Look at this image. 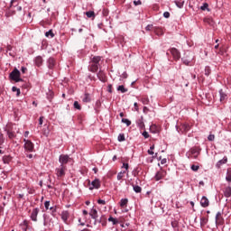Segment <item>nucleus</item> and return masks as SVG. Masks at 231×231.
Listing matches in <instances>:
<instances>
[{"mask_svg": "<svg viewBox=\"0 0 231 231\" xmlns=\"http://www.w3.org/2000/svg\"><path fill=\"white\" fill-rule=\"evenodd\" d=\"M59 162L60 163V166L58 169L59 174H64L66 172V164L74 162L73 159H71L68 154L60 155Z\"/></svg>", "mask_w": 231, "mask_h": 231, "instance_id": "obj_1", "label": "nucleus"}, {"mask_svg": "<svg viewBox=\"0 0 231 231\" xmlns=\"http://www.w3.org/2000/svg\"><path fill=\"white\" fill-rule=\"evenodd\" d=\"M100 60H102V58H100V56H96L92 59V60L90 61V65L88 66V70L91 71V73H97L98 71Z\"/></svg>", "mask_w": 231, "mask_h": 231, "instance_id": "obj_2", "label": "nucleus"}, {"mask_svg": "<svg viewBox=\"0 0 231 231\" xmlns=\"http://www.w3.org/2000/svg\"><path fill=\"white\" fill-rule=\"evenodd\" d=\"M9 79H11V80H14V82H23V79H21V71L17 69H14L10 73Z\"/></svg>", "mask_w": 231, "mask_h": 231, "instance_id": "obj_3", "label": "nucleus"}, {"mask_svg": "<svg viewBox=\"0 0 231 231\" xmlns=\"http://www.w3.org/2000/svg\"><path fill=\"white\" fill-rule=\"evenodd\" d=\"M183 64L186 66H193L194 65V55L189 53L185 54V56L182 58Z\"/></svg>", "mask_w": 231, "mask_h": 231, "instance_id": "obj_4", "label": "nucleus"}, {"mask_svg": "<svg viewBox=\"0 0 231 231\" xmlns=\"http://www.w3.org/2000/svg\"><path fill=\"white\" fill-rule=\"evenodd\" d=\"M88 214L90 217L94 219L95 225H97V223H102V218L98 220V211L97 210V208H92Z\"/></svg>", "mask_w": 231, "mask_h": 231, "instance_id": "obj_5", "label": "nucleus"}, {"mask_svg": "<svg viewBox=\"0 0 231 231\" xmlns=\"http://www.w3.org/2000/svg\"><path fill=\"white\" fill-rule=\"evenodd\" d=\"M23 142L25 151H28L29 152H33V143L27 139H23Z\"/></svg>", "mask_w": 231, "mask_h": 231, "instance_id": "obj_6", "label": "nucleus"}, {"mask_svg": "<svg viewBox=\"0 0 231 231\" xmlns=\"http://www.w3.org/2000/svg\"><path fill=\"white\" fill-rule=\"evenodd\" d=\"M174 60H180L181 54L180 53V51H178V49L176 48H171L170 50Z\"/></svg>", "mask_w": 231, "mask_h": 231, "instance_id": "obj_7", "label": "nucleus"}, {"mask_svg": "<svg viewBox=\"0 0 231 231\" xmlns=\"http://www.w3.org/2000/svg\"><path fill=\"white\" fill-rule=\"evenodd\" d=\"M61 219L65 225H69L68 220L69 219V211L68 210H63L60 214Z\"/></svg>", "mask_w": 231, "mask_h": 231, "instance_id": "obj_8", "label": "nucleus"}, {"mask_svg": "<svg viewBox=\"0 0 231 231\" xmlns=\"http://www.w3.org/2000/svg\"><path fill=\"white\" fill-rule=\"evenodd\" d=\"M40 210L39 208H35L31 213V219L32 221H34V223H37V217L39 216Z\"/></svg>", "mask_w": 231, "mask_h": 231, "instance_id": "obj_9", "label": "nucleus"}, {"mask_svg": "<svg viewBox=\"0 0 231 231\" xmlns=\"http://www.w3.org/2000/svg\"><path fill=\"white\" fill-rule=\"evenodd\" d=\"M189 152L194 155V158H198L199 152H201V148L199 146H194L190 149Z\"/></svg>", "mask_w": 231, "mask_h": 231, "instance_id": "obj_10", "label": "nucleus"}, {"mask_svg": "<svg viewBox=\"0 0 231 231\" xmlns=\"http://www.w3.org/2000/svg\"><path fill=\"white\" fill-rule=\"evenodd\" d=\"M200 205L203 207V208H207V207L210 205V201L207 197L203 196L200 199Z\"/></svg>", "mask_w": 231, "mask_h": 231, "instance_id": "obj_11", "label": "nucleus"}, {"mask_svg": "<svg viewBox=\"0 0 231 231\" xmlns=\"http://www.w3.org/2000/svg\"><path fill=\"white\" fill-rule=\"evenodd\" d=\"M97 79H99V80L101 82H107V76H106V73H104V71L100 70L98 73H97Z\"/></svg>", "mask_w": 231, "mask_h": 231, "instance_id": "obj_12", "label": "nucleus"}, {"mask_svg": "<svg viewBox=\"0 0 231 231\" xmlns=\"http://www.w3.org/2000/svg\"><path fill=\"white\" fill-rule=\"evenodd\" d=\"M226 51H228V47L222 45L219 48V51H217V55H221L222 57H225V54L226 53Z\"/></svg>", "mask_w": 231, "mask_h": 231, "instance_id": "obj_13", "label": "nucleus"}, {"mask_svg": "<svg viewBox=\"0 0 231 231\" xmlns=\"http://www.w3.org/2000/svg\"><path fill=\"white\" fill-rule=\"evenodd\" d=\"M90 190H93V189H100V180L98 179L94 180L91 182Z\"/></svg>", "mask_w": 231, "mask_h": 231, "instance_id": "obj_14", "label": "nucleus"}, {"mask_svg": "<svg viewBox=\"0 0 231 231\" xmlns=\"http://www.w3.org/2000/svg\"><path fill=\"white\" fill-rule=\"evenodd\" d=\"M55 59L53 58H49V60H47V66L49 68V69H53V68H55Z\"/></svg>", "mask_w": 231, "mask_h": 231, "instance_id": "obj_15", "label": "nucleus"}, {"mask_svg": "<svg viewBox=\"0 0 231 231\" xmlns=\"http://www.w3.org/2000/svg\"><path fill=\"white\" fill-rule=\"evenodd\" d=\"M216 223L217 225H223V217H221V212H217L216 215Z\"/></svg>", "mask_w": 231, "mask_h": 231, "instance_id": "obj_16", "label": "nucleus"}, {"mask_svg": "<svg viewBox=\"0 0 231 231\" xmlns=\"http://www.w3.org/2000/svg\"><path fill=\"white\" fill-rule=\"evenodd\" d=\"M226 162H228V158H226V157H224L222 160H220V161H218V162H217L216 167H217V169H221V165H225V163H226Z\"/></svg>", "mask_w": 231, "mask_h": 231, "instance_id": "obj_17", "label": "nucleus"}, {"mask_svg": "<svg viewBox=\"0 0 231 231\" xmlns=\"http://www.w3.org/2000/svg\"><path fill=\"white\" fill-rule=\"evenodd\" d=\"M225 198H231V187L227 186L223 190Z\"/></svg>", "mask_w": 231, "mask_h": 231, "instance_id": "obj_18", "label": "nucleus"}, {"mask_svg": "<svg viewBox=\"0 0 231 231\" xmlns=\"http://www.w3.org/2000/svg\"><path fill=\"white\" fill-rule=\"evenodd\" d=\"M192 128V125L187 124V123H184L182 124L181 125V129L184 133H189V130Z\"/></svg>", "mask_w": 231, "mask_h": 231, "instance_id": "obj_19", "label": "nucleus"}, {"mask_svg": "<svg viewBox=\"0 0 231 231\" xmlns=\"http://www.w3.org/2000/svg\"><path fill=\"white\" fill-rule=\"evenodd\" d=\"M219 95H220V102H225V100L228 98V96L225 92H223V89L219 90Z\"/></svg>", "mask_w": 231, "mask_h": 231, "instance_id": "obj_20", "label": "nucleus"}, {"mask_svg": "<svg viewBox=\"0 0 231 231\" xmlns=\"http://www.w3.org/2000/svg\"><path fill=\"white\" fill-rule=\"evenodd\" d=\"M82 101L85 104H88V103L91 102V96L89 95V93H85L84 94V97H83Z\"/></svg>", "mask_w": 231, "mask_h": 231, "instance_id": "obj_21", "label": "nucleus"}, {"mask_svg": "<svg viewBox=\"0 0 231 231\" xmlns=\"http://www.w3.org/2000/svg\"><path fill=\"white\" fill-rule=\"evenodd\" d=\"M127 203H129V199H121V200H120V207H121V208H125V207H127Z\"/></svg>", "mask_w": 231, "mask_h": 231, "instance_id": "obj_22", "label": "nucleus"}, {"mask_svg": "<svg viewBox=\"0 0 231 231\" xmlns=\"http://www.w3.org/2000/svg\"><path fill=\"white\" fill-rule=\"evenodd\" d=\"M42 62H43L42 57L37 56L36 59H35V64H36V66H38V68L41 67V66H42Z\"/></svg>", "mask_w": 231, "mask_h": 231, "instance_id": "obj_23", "label": "nucleus"}, {"mask_svg": "<svg viewBox=\"0 0 231 231\" xmlns=\"http://www.w3.org/2000/svg\"><path fill=\"white\" fill-rule=\"evenodd\" d=\"M153 31L158 36L163 35V29L160 27H154Z\"/></svg>", "mask_w": 231, "mask_h": 231, "instance_id": "obj_24", "label": "nucleus"}, {"mask_svg": "<svg viewBox=\"0 0 231 231\" xmlns=\"http://www.w3.org/2000/svg\"><path fill=\"white\" fill-rule=\"evenodd\" d=\"M208 223V217H200V226H205Z\"/></svg>", "mask_w": 231, "mask_h": 231, "instance_id": "obj_25", "label": "nucleus"}, {"mask_svg": "<svg viewBox=\"0 0 231 231\" xmlns=\"http://www.w3.org/2000/svg\"><path fill=\"white\" fill-rule=\"evenodd\" d=\"M3 162H4V163H10V162H12V156L5 155L3 157Z\"/></svg>", "mask_w": 231, "mask_h": 231, "instance_id": "obj_26", "label": "nucleus"}, {"mask_svg": "<svg viewBox=\"0 0 231 231\" xmlns=\"http://www.w3.org/2000/svg\"><path fill=\"white\" fill-rule=\"evenodd\" d=\"M132 186L136 194H140V192H142V187L134 184H132Z\"/></svg>", "mask_w": 231, "mask_h": 231, "instance_id": "obj_27", "label": "nucleus"}, {"mask_svg": "<svg viewBox=\"0 0 231 231\" xmlns=\"http://www.w3.org/2000/svg\"><path fill=\"white\" fill-rule=\"evenodd\" d=\"M117 91H120L121 93H127V88L124 85H120L117 87Z\"/></svg>", "mask_w": 231, "mask_h": 231, "instance_id": "obj_28", "label": "nucleus"}, {"mask_svg": "<svg viewBox=\"0 0 231 231\" xmlns=\"http://www.w3.org/2000/svg\"><path fill=\"white\" fill-rule=\"evenodd\" d=\"M12 91L14 93H16V97H20L21 96V89H19L17 87H13L12 88Z\"/></svg>", "mask_w": 231, "mask_h": 231, "instance_id": "obj_29", "label": "nucleus"}, {"mask_svg": "<svg viewBox=\"0 0 231 231\" xmlns=\"http://www.w3.org/2000/svg\"><path fill=\"white\" fill-rule=\"evenodd\" d=\"M137 125L140 129H144L145 128V124H143V121L142 119H139L137 121Z\"/></svg>", "mask_w": 231, "mask_h": 231, "instance_id": "obj_30", "label": "nucleus"}, {"mask_svg": "<svg viewBox=\"0 0 231 231\" xmlns=\"http://www.w3.org/2000/svg\"><path fill=\"white\" fill-rule=\"evenodd\" d=\"M45 37H51V39H53V37H55V33H53L52 30H50L49 32H45Z\"/></svg>", "mask_w": 231, "mask_h": 231, "instance_id": "obj_31", "label": "nucleus"}, {"mask_svg": "<svg viewBox=\"0 0 231 231\" xmlns=\"http://www.w3.org/2000/svg\"><path fill=\"white\" fill-rule=\"evenodd\" d=\"M122 169H125V171H123V174H125L127 171H129V163H123Z\"/></svg>", "mask_w": 231, "mask_h": 231, "instance_id": "obj_32", "label": "nucleus"}, {"mask_svg": "<svg viewBox=\"0 0 231 231\" xmlns=\"http://www.w3.org/2000/svg\"><path fill=\"white\" fill-rule=\"evenodd\" d=\"M108 221L113 223V225H118V219H116V218L113 217H109Z\"/></svg>", "mask_w": 231, "mask_h": 231, "instance_id": "obj_33", "label": "nucleus"}, {"mask_svg": "<svg viewBox=\"0 0 231 231\" xmlns=\"http://www.w3.org/2000/svg\"><path fill=\"white\" fill-rule=\"evenodd\" d=\"M86 15L87 17H88V19H91V17H95V12L93 11L86 12Z\"/></svg>", "mask_w": 231, "mask_h": 231, "instance_id": "obj_34", "label": "nucleus"}, {"mask_svg": "<svg viewBox=\"0 0 231 231\" xmlns=\"http://www.w3.org/2000/svg\"><path fill=\"white\" fill-rule=\"evenodd\" d=\"M118 142H125V135L124 134H120L117 137Z\"/></svg>", "mask_w": 231, "mask_h": 231, "instance_id": "obj_35", "label": "nucleus"}, {"mask_svg": "<svg viewBox=\"0 0 231 231\" xmlns=\"http://www.w3.org/2000/svg\"><path fill=\"white\" fill-rule=\"evenodd\" d=\"M122 123L125 124L127 125V127H129V125H131V120L126 119V118H123Z\"/></svg>", "mask_w": 231, "mask_h": 231, "instance_id": "obj_36", "label": "nucleus"}, {"mask_svg": "<svg viewBox=\"0 0 231 231\" xmlns=\"http://www.w3.org/2000/svg\"><path fill=\"white\" fill-rule=\"evenodd\" d=\"M74 108L78 109L79 111H80V109H82V106H80V104H79V101L74 102Z\"/></svg>", "mask_w": 231, "mask_h": 231, "instance_id": "obj_37", "label": "nucleus"}, {"mask_svg": "<svg viewBox=\"0 0 231 231\" xmlns=\"http://www.w3.org/2000/svg\"><path fill=\"white\" fill-rule=\"evenodd\" d=\"M8 137L12 140L15 138V133L7 131Z\"/></svg>", "mask_w": 231, "mask_h": 231, "instance_id": "obj_38", "label": "nucleus"}, {"mask_svg": "<svg viewBox=\"0 0 231 231\" xmlns=\"http://www.w3.org/2000/svg\"><path fill=\"white\" fill-rule=\"evenodd\" d=\"M210 73H211L210 67H206L205 68V75L207 77H208V75H210Z\"/></svg>", "mask_w": 231, "mask_h": 231, "instance_id": "obj_39", "label": "nucleus"}, {"mask_svg": "<svg viewBox=\"0 0 231 231\" xmlns=\"http://www.w3.org/2000/svg\"><path fill=\"white\" fill-rule=\"evenodd\" d=\"M216 139V135L210 134L208 136V140L209 142H214V140Z\"/></svg>", "mask_w": 231, "mask_h": 231, "instance_id": "obj_40", "label": "nucleus"}, {"mask_svg": "<svg viewBox=\"0 0 231 231\" xmlns=\"http://www.w3.org/2000/svg\"><path fill=\"white\" fill-rule=\"evenodd\" d=\"M175 4H176V6H178V8H183L184 2L175 1Z\"/></svg>", "mask_w": 231, "mask_h": 231, "instance_id": "obj_41", "label": "nucleus"}, {"mask_svg": "<svg viewBox=\"0 0 231 231\" xmlns=\"http://www.w3.org/2000/svg\"><path fill=\"white\" fill-rule=\"evenodd\" d=\"M162 178H163V175H162V174H156L154 176V179L156 181H160V180H162Z\"/></svg>", "mask_w": 231, "mask_h": 231, "instance_id": "obj_42", "label": "nucleus"}, {"mask_svg": "<svg viewBox=\"0 0 231 231\" xmlns=\"http://www.w3.org/2000/svg\"><path fill=\"white\" fill-rule=\"evenodd\" d=\"M151 133H156V125H152L150 126Z\"/></svg>", "mask_w": 231, "mask_h": 231, "instance_id": "obj_43", "label": "nucleus"}, {"mask_svg": "<svg viewBox=\"0 0 231 231\" xmlns=\"http://www.w3.org/2000/svg\"><path fill=\"white\" fill-rule=\"evenodd\" d=\"M44 207H45V209L46 210H49L50 209V200H46L44 202Z\"/></svg>", "mask_w": 231, "mask_h": 231, "instance_id": "obj_44", "label": "nucleus"}, {"mask_svg": "<svg viewBox=\"0 0 231 231\" xmlns=\"http://www.w3.org/2000/svg\"><path fill=\"white\" fill-rule=\"evenodd\" d=\"M153 26L152 24H148L146 27H145V31L146 32H151V30H152Z\"/></svg>", "mask_w": 231, "mask_h": 231, "instance_id": "obj_45", "label": "nucleus"}, {"mask_svg": "<svg viewBox=\"0 0 231 231\" xmlns=\"http://www.w3.org/2000/svg\"><path fill=\"white\" fill-rule=\"evenodd\" d=\"M191 170H193L194 172H196L197 171L199 170V165H192V166H191Z\"/></svg>", "mask_w": 231, "mask_h": 231, "instance_id": "obj_46", "label": "nucleus"}, {"mask_svg": "<svg viewBox=\"0 0 231 231\" xmlns=\"http://www.w3.org/2000/svg\"><path fill=\"white\" fill-rule=\"evenodd\" d=\"M163 17H165V19H169V17H171V13H169V12H164V13H163Z\"/></svg>", "mask_w": 231, "mask_h": 231, "instance_id": "obj_47", "label": "nucleus"}, {"mask_svg": "<svg viewBox=\"0 0 231 231\" xmlns=\"http://www.w3.org/2000/svg\"><path fill=\"white\" fill-rule=\"evenodd\" d=\"M134 6H140V5H142V1L141 0H135V1H134Z\"/></svg>", "mask_w": 231, "mask_h": 231, "instance_id": "obj_48", "label": "nucleus"}, {"mask_svg": "<svg viewBox=\"0 0 231 231\" xmlns=\"http://www.w3.org/2000/svg\"><path fill=\"white\" fill-rule=\"evenodd\" d=\"M79 223L80 226H86V222L82 221V218H79Z\"/></svg>", "mask_w": 231, "mask_h": 231, "instance_id": "obj_49", "label": "nucleus"}, {"mask_svg": "<svg viewBox=\"0 0 231 231\" xmlns=\"http://www.w3.org/2000/svg\"><path fill=\"white\" fill-rule=\"evenodd\" d=\"M143 138H145V139L149 138V133H147V131H144V132L143 133Z\"/></svg>", "mask_w": 231, "mask_h": 231, "instance_id": "obj_50", "label": "nucleus"}, {"mask_svg": "<svg viewBox=\"0 0 231 231\" xmlns=\"http://www.w3.org/2000/svg\"><path fill=\"white\" fill-rule=\"evenodd\" d=\"M98 205H106V200L104 199H98L97 200Z\"/></svg>", "mask_w": 231, "mask_h": 231, "instance_id": "obj_51", "label": "nucleus"}, {"mask_svg": "<svg viewBox=\"0 0 231 231\" xmlns=\"http://www.w3.org/2000/svg\"><path fill=\"white\" fill-rule=\"evenodd\" d=\"M44 122V117L43 116H41L39 118V125H42V123Z\"/></svg>", "mask_w": 231, "mask_h": 231, "instance_id": "obj_52", "label": "nucleus"}, {"mask_svg": "<svg viewBox=\"0 0 231 231\" xmlns=\"http://www.w3.org/2000/svg\"><path fill=\"white\" fill-rule=\"evenodd\" d=\"M107 88H108V93H113V85L109 84Z\"/></svg>", "mask_w": 231, "mask_h": 231, "instance_id": "obj_53", "label": "nucleus"}, {"mask_svg": "<svg viewBox=\"0 0 231 231\" xmlns=\"http://www.w3.org/2000/svg\"><path fill=\"white\" fill-rule=\"evenodd\" d=\"M206 8H208V4L205 3L203 5L200 7V9L205 10Z\"/></svg>", "mask_w": 231, "mask_h": 231, "instance_id": "obj_54", "label": "nucleus"}, {"mask_svg": "<svg viewBox=\"0 0 231 231\" xmlns=\"http://www.w3.org/2000/svg\"><path fill=\"white\" fill-rule=\"evenodd\" d=\"M21 71L22 73H26V71H28V69L26 67H22Z\"/></svg>", "mask_w": 231, "mask_h": 231, "instance_id": "obj_55", "label": "nucleus"}, {"mask_svg": "<svg viewBox=\"0 0 231 231\" xmlns=\"http://www.w3.org/2000/svg\"><path fill=\"white\" fill-rule=\"evenodd\" d=\"M50 210H51L52 214H55V212H57V208L51 207Z\"/></svg>", "mask_w": 231, "mask_h": 231, "instance_id": "obj_56", "label": "nucleus"}, {"mask_svg": "<svg viewBox=\"0 0 231 231\" xmlns=\"http://www.w3.org/2000/svg\"><path fill=\"white\" fill-rule=\"evenodd\" d=\"M226 181H228V183H231V174L227 175L226 177Z\"/></svg>", "mask_w": 231, "mask_h": 231, "instance_id": "obj_57", "label": "nucleus"}, {"mask_svg": "<svg viewBox=\"0 0 231 231\" xmlns=\"http://www.w3.org/2000/svg\"><path fill=\"white\" fill-rule=\"evenodd\" d=\"M143 113H149V108L147 106H143Z\"/></svg>", "mask_w": 231, "mask_h": 231, "instance_id": "obj_58", "label": "nucleus"}, {"mask_svg": "<svg viewBox=\"0 0 231 231\" xmlns=\"http://www.w3.org/2000/svg\"><path fill=\"white\" fill-rule=\"evenodd\" d=\"M161 163H162V165H165V163H167V159H162L161 161Z\"/></svg>", "mask_w": 231, "mask_h": 231, "instance_id": "obj_59", "label": "nucleus"}, {"mask_svg": "<svg viewBox=\"0 0 231 231\" xmlns=\"http://www.w3.org/2000/svg\"><path fill=\"white\" fill-rule=\"evenodd\" d=\"M82 214H83V216H88V214H89V213L88 212V210L83 209Z\"/></svg>", "mask_w": 231, "mask_h": 231, "instance_id": "obj_60", "label": "nucleus"}, {"mask_svg": "<svg viewBox=\"0 0 231 231\" xmlns=\"http://www.w3.org/2000/svg\"><path fill=\"white\" fill-rule=\"evenodd\" d=\"M134 106L135 111H139L138 103H134Z\"/></svg>", "mask_w": 231, "mask_h": 231, "instance_id": "obj_61", "label": "nucleus"}, {"mask_svg": "<svg viewBox=\"0 0 231 231\" xmlns=\"http://www.w3.org/2000/svg\"><path fill=\"white\" fill-rule=\"evenodd\" d=\"M148 154H150L151 156H152V154H154V152L152 150H148Z\"/></svg>", "mask_w": 231, "mask_h": 231, "instance_id": "obj_62", "label": "nucleus"}, {"mask_svg": "<svg viewBox=\"0 0 231 231\" xmlns=\"http://www.w3.org/2000/svg\"><path fill=\"white\" fill-rule=\"evenodd\" d=\"M122 178H124V175H122V174H117V180H122Z\"/></svg>", "mask_w": 231, "mask_h": 231, "instance_id": "obj_63", "label": "nucleus"}, {"mask_svg": "<svg viewBox=\"0 0 231 231\" xmlns=\"http://www.w3.org/2000/svg\"><path fill=\"white\" fill-rule=\"evenodd\" d=\"M28 134H30V132H29V131H26V132L24 133L25 138H28Z\"/></svg>", "mask_w": 231, "mask_h": 231, "instance_id": "obj_64", "label": "nucleus"}]
</instances>
